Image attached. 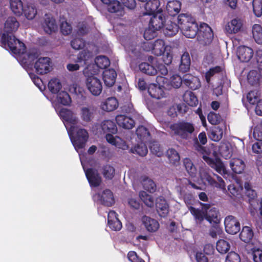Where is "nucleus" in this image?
Instances as JSON below:
<instances>
[{
    "mask_svg": "<svg viewBox=\"0 0 262 262\" xmlns=\"http://www.w3.org/2000/svg\"><path fill=\"white\" fill-rule=\"evenodd\" d=\"M116 120L118 125L125 129H131L135 125V121L131 118L123 115H117Z\"/></svg>",
    "mask_w": 262,
    "mask_h": 262,
    "instance_id": "25",
    "label": "nucleus"
},
{
    "mask_svg": "<svg viewBox=\"0 0 262 262\" xmlns=\"http://www.w3.org/2000/svg\"><path fill=\"white\" fill-rule=\"evenodd\" d=\"M159 0H149L145 5V11L144 14L151 15L156 13L158 11H161L160 9H159Z\"/></svg>",
    "mask_w": 262,
    "mask_h": 262,
    "instance_id": "34",
    "label": "nucleus"
},
{
    "mask_svg": "<svg viewBox=\"0 0 262 262\" xmlns=\"http://www.w3.org/2000/svg\"><path fill=\"white\" fill-rule=\"evenodd\" d=\"M149 48L147 50H151L152 54L156 56L161 55L165 50L166 46L164 41L162 39L156 40L153 45H150Z\"/></svg>",
    "mask_w": 262,
    "mask_h": 262,
    "instance_id": "31",
    "label": "nucleus"
},
{
    "mask_svg": "<svg viewBox=\"0 0 262 262\" xmlns=\"http://www.w3.org/2000/svg\"><path fill=\"white\" fill-rule=\"evenodd\" d=\"M108 227L114 231H119L122 228V224L114 211H110L107 215Z\"/></svg>",
    "mask_w": 262,
    "mask_h": 262,
    "instance_id": "23",
    "label": "nucleus"
},
{
    "mask_svg": "<svg viewBox=\"0 0 262 262\" xmlns=\"http://www.w3.org/2000/svg\"><path fill=\"white\" fill-rule=\"evenodd\" d=\"M252 34L255 41L258 44L262 43V27L258 24L252 27Z\"/></svg>",
    "mask_w": 262,
    "mask_h": 262,
    "instance_id": "48",
    "label": "nucleus"
},
{
    "mask_svg": "<svg viewBox=\"0 0 262 262\" xmlns=\"http://www.w3.org/2000/svg\"><path fill=\"white\" fill-rule=\"evenodd\" d=\"M95 63L90 64L89 63L88 66L84 69L83 74H89L91 71L98 70V74L99 73V69L107 68L110 64L109 59L104 56H99L95 60Z\"/></svg>",
    "mask_w": 262,
    "mask_h": 262,
    "instance_id": "12",
    "label": "nucleus"
},
{
    "mask_svg": "<svg viewBox=\"0 0 262 262\" xmlns=\"http://www.w3.org/2000/svg\"><path fill=\"white\" fill-rule=\"evenodd\" d=\"M95 110L91 106H83L80 108V116L85 123L91 122L94 117Z\"/></svg>",
    "mask_w": 262,
    "mask_h": 262,
    "instance_id": "27",
    "label": "nucleus"
},
{
    "mask_svg": "<svg viewBox=\"0 0 262 262\" xmlns=\"http://www.w3.org/2000/svg\"><path fill=\"white\" fill-rule=\"evenodd\" d=\"M108 11L111 13H117L118 16H122L124 13V8L117 0H112L107 5Z\"/></svg>",
    "mask_w": 262,
    "mask_h": 262,
    "instance_id": "35",
    "label": "nucleus"
},
{
    "mask_svg": "<svg viewBox=\"0 0 262 262\" xmlns=\"http://www.w3.org/2000/svg\"><path fill=\"white\" fill-rule=\"evenodd\" d=\"M184 101L190 106H195L198 104V99L191 91H186L183 95Z\"/></svg>",
    "mask_w": 262,
    "mask_h": 262,
    "instance_id": "49",
    "label": "nucleus"
},
{
    "mask_svg": "<svg viewBox=\"0 0 262 262\" xmlns=\"http://www.w3.org/2000/svg\"><path fill=\"white\" fill-rule=\"evenodd\" d=\"M170 129L175 135L184 139L187 138L194 129V126L191 123L186 122L174 123L171 125Z\"/></svg>",
    "mask_w": 262,
    "mask_h": 262,
    "instance_id": "10",
    "label": "nucleus"
},
{
    "mask_svg": "<svg viewBox=\"0 0 262 262\" xmlns=\"http://www.w3.org/2000/svg\"><path fill=\"white\" fill-rule=\"evenodd\" d=\"M239 236L242 241L245 243H249L253 238V232L251 227L244 226L240 233Z\"/></svg>",
    "mask_w": 262,
    "mask_h": 262,
    "instance_id": "46",
    "label": "nucleus"
},
{
    "mask_svg": "<svg viewBox=\"0 0 262 262\" xmlns=\"http://www.w3.org/2000/svg\"><path fill=\"white\" fill-rule=\"evenodd\" d=\"M237 55L242 62H248L253 56V50L248 47L243 46L238 48Z\"/></svg>",
    "mask_w": 262,
    "mask_h": 262,
    "instance_id": "21",
    "label": "nucleus"
},
{
    "mask_svg": "<svg viewBox=\"0 0 262 262\" xmlns=\"http://www.w3.org/2000/svg\"><path fill=\"white\" fill-rule=\"evenodd\" d=\"M140 199L143 201L144 204L149 207H152L154 206V200L153 198L148 194L145 191H141L139 194Z\"/></svg>",
    "mask_w": 262,
    "mask_h": 262,
    "instance_id": "55",
    "label": "nucleus"
},
{
    "mask_svg": "<svg viewBox=\"0 0 262 262\" xmlns=\"http://www.w3.org/2000/svg\"><path fill=\"white\" fill-rule=\"evenodd\" d=\"M148 142H144L141 141V143L138 144L133 148L131 149L133 153H136L139 156H144L146 155L148 152V149L146 144Z\"/></svg>",
    "mask_w": 262,
    "mask_h": 262,
    "instance_id": "47",
    "label": "nucleus"
},
{
    "mask_svg": "<svg viewBox=\"0 0 262 262\" xmlns=\"http://www.w3.org/2000/svg\"><path fill=\"white\" fill-rule=\"evenodd\" d=\"M148 60L150 63L143 62L139 65V69L141 72L149 75H155L157 74V58L150 57Z\"/></svg>",
    "mask_w": 262,
    "mask_h": 262,
    "instance_id": "19",
    "label": "nucleus"
},
{
    "mask_svg": "<svg viewBox=\"0 0 262 262\" xmlns=\"http://www.w3.org/2000/svg\"><path fill=\"white\" fill-rule=\"evenodd\" d=\"M197 150L203 155V159L204 161L217 172L223 175L227 173L225 167L221 160L218 158H215V160L211 158L206 149L200 145L198 146Z\"/></svg>",
    "mask_w": 262,
    "mask_h": 262,
    "instance_id": "8",
    "label": "nucleus"
},
{
    "mask_svg": "<svg viewBox=\"0 0 262 262\" xmlns=\"http://www.w3.org/2000/svg\"><path fill=\"white\" fill-rule=\"evenodd\" d=\"M153 16L150 18L149 26L156 30H159L163 26L165 21L162 11H158L156 13L152 14Z\"/></svg>",
    "mask_w": 262,
    "mask_h": 262,
    "instance_id": "22",
    "label": "nucleus"
},
{
    "mask_svg": "<svg viewBox=\"0 0 262 262\" xmlns=\"http://www.w3.org/2000/svg\"><path fill=\"white\" fill-rule=\"evenodd\" d=\"M143 186L144 188L150 192H154L156 190V185L155 182L148 178H145L143 180Z\"/></svg>",
    "mask_w": 262,
    "mask_h": 262,
    "instance_id": "58",
    "label": "nucleus"
},
{
    "mask_svg": "<svg viewBox=\"0 0 262 262\" xmlns=\"http://www.w3.org/2000/svg\"><path fill=\"white\" fill-rule=\"evenodd\" d=\"M23 12L25 17L29 20H32L35 18L37 14V9L33 5H28L25 7Z\"/></svg>",
    "mask_w": 262,
    "mask_h": 262,
    "instance_id": "50",
    "label": "nucleus"
},
{
    "mask_svg": "<svg viewBox=\"0 0 262 262\" xmlns=\"http://www.w3.org/2000/svg\"><path fill=\"white\" fill-rule=\"evenodd\" d=\"M253 137L257 140H262V121L255 127Z\"/></svg>",
    "mask_w": 262,
    "mask_h": 262,
    "instance_id": "64",
    "label": "nucleus"
},
{
    "mask_svg": "<svg viewBox=\"0 0 262 262\" xmlns=\"http://www.w3.org/2000/svg\"><path fill=\"white\" fill-rule=\"evenodd\" d=\"M142 222L147 231L149 232H156L159 228L160 225L158 222L149 216H143Z\"/></svg>",
    "mask_w": 262,
    "mask_h": 262,
    "instance_id": "24",
    "label": "nucleus"
},
{
    "mask_svg": "<svg viewBox=\"0 0 262 262\" xmlns=\"http://www.w3.org/2000/svg\"><path fill=\"white\" fill-rule=\"evenodd\" d=\"M181 9V3L176 0L169 1L166 5V10L170 15H175L178 14Z\"/></svg>",
    "mask_w": 262,
    "mask_h": 262,
    "instance_id": "41",
    "label": "nucleus"
},
{
    "mask_svg": "<svg viewBox=\"0 0 262 262\" xmlns=\"http://www.w3.org/2000/svg\"><path fill=\"white\" fill-rule=\"evenodd\" d=\"M48 88L53 94H57L61 89L60 80L57 78H53L49 82Z\"/></svg>",
    "mask_w": 262,
    "mask_h": 262,
    "instance_id": "51",
    "label": "nucleus"
},
{
    "mask_svg": "<svg viewBox=\"0 0 262 262\" xmlns=\"http://www.w3.org/2000/svg\"><path fill=\"white\" fill-rule=\"evenodd\" d=\"M72 102L71 98L69 94L64 91H62L58 94L54 106L57 105L59 106L61 104L63 105H69Z\"/></svg>",
    "mask_w": 262,
    "mask_h": 262,
    "instance_id": "39",
    "label": "nucleus"
},
{
    "mask_svg": "<svg viewBox=\"0 0 262 262\" xmlns=\"http://www.w3.org/2000/svg\"><path fill=\"white\" fill-rule=\"evenodd\" d=\"M136 133L141 141L144 142H151L150 133L145 127L143 126H139L137 129Z\"/></svg>",
    "mask_w": 262,
    "mask_h": 262,
    "instance_id": "43",
    "label": "nucleus"
},
{
    "mask_svg": "<svg viewBox=\"0 0 262 262\" xmlns=\"http://www.w3.org/2000/svg\"><path fill=\"white\" fill-rule=\"evenodd\" d=\"M243 27V20L238 18H234L226 24L225 31L228 34H236L242 30Z\"/></svg>",
    "mask_w": 262,
    "mask_h": 262,
    "instance_id": "17",
    "label": "nucleus"
},
{
    "mask_svg": "<svg viewBox=\"0 0 262 262\" xmlns=\"http://www.w3.org/2000/svg\"><path fill=\"white\" fill-rule=\"evenodd\" d=\"M177 20L180 29L184 36L190 38L196 36L199 28L193 17L188 14H181L178 16Z\"/></svg>",
    "mask_w": 262,
    "mask_h": 262,
    "instance_id": "4",
    "label": "nucleus"
},
{
    "mask_svg": "<svg viewBox=\"0 0 262 262\" xmlns=\"http://www.w3.org/2000/svg\"><path fill=\"white\" fill-rule=\"evenodd\" d=\"M224 224L225 230L229 234H236L240 230L239 223L232 215L228 216L225 218Z\"/></svg>",
    "mask_w": 262,
    "mask_h": 262,
    "instance_id": "18",
    "label": "nucleus"
},
{
    "mask_svg": "<svg viewBox=\"0 0 262 262\" xmlns=\"http://www.w3.org/2000/svg\"><path fill=\"white\" fill-rule=\"evenodd\" d=\"M118 106L117 100L114 97H110L101 104V107L103 111L111 112L116 109Z\"/></svg>",
    "mask_w": 262,
    "mask_h": 262,
    "instance_id": "40",
    "label": "nucleus"
},
{
    "mask_svg": "<svg viewBox=\"0 0 262 262\" xmlns=\"http://www.w3.org/2000/svg\"><path fill=\"white\" fill-rule=\"evenodd\" d=\"M149 146L153 154L158 157H161L163 155V150L158 142L153 141L150 143Z\"/></svg>",
    "mask_w": 262,
    "mask_h": 262,
    "instance_id": "60",
    "label": "nucleus"
},
{
    "mask_svg": "<svg viewBox=\"0 0 262 262\" xmlns=\"http://www.w3.org/2000/svg\"><path fill=\"white\" fill-rule=\"evenodd\" d=\"M19 26V23L15 17H9L5 23L4 32L2 35L1 43L3 47L17 56V60L23 67L26 68L32 64L36 56L35 54L25 53L24 43L12 35Z\"/></svg>",
    "mask_w": 262,
    "mask_h": 262,
    "instance_id": "1",
    "label": "nucleus"
},
{
    "mask_svg": "<svg viewBox=\"0 0 262 262\" xmlns=\"http://www.w3.org/2000/svg\"><path fill=\"white\" fill-rule=\"evenodd\" d=\"M166 22L163 29L164 34L169 37L176 35L180 29V25L178 24V26L171 20H167Z\"/></svg>",
    "mask_w": 262,
    "mask_h": 262,
    "instance_id": "33",
    "label": "nucleus"
},
{
    "mask_svg": "<svg viewBox=\"0 0 262 262\" xmlns=\"http://www.w3.org/2000/svg\"><path fill=\"white\" fill-rule=\"evenodd\" d=\"M191 59L189 54L187 51H184L181 57V63L179 69L182 72H186L190 69Z\"/></svg>",
    "mask_w": 262,
    "mask_h": 262,
    "instance_id": "38",
    "label": "nucleus"
},
{
    "mask_svg": "<svg viewBox=\"0 0 262 262\" xmlns=\"http://www.w3.org/2000/svg\"><path fill=\"white\" fill-rule=\"evenodd\" d=\"M56 112L58 114L64 124L68 134H71L72 127L79 122V119L74 113L67 108H60V106H55Z\"/></svg>",
    "mask_w": 262,
    "mask_h": 262,
    "instance_id": "6",
    "label": "nucleus"
},
{
    "mask_svg": "<svg viewBox=\"0 0 262 262\" xmlns=\"http://www.w3.org/2000/svg\"><path fill=\"white\" fill-rule=\"evenodd\" d=\"M253 12L255 15L259 17L262 14V0H253Z\"/></svg>",
    "mask_w": 262,
    "mask_h": 262,
    "instance_id": "62",
    "label": "nucleus"
},
{
    "mask_svg": "<svg viewBox=\"0 0 262 262\" xmlns=\"http://www.w3.org/2000/svg\"><path fill=\"white\" fill-rule=\"evenodd\" d=\"M157 84L150 83L147 90L149 95L155 99H160L166 97L164 90L169 89V84L168 79L165 77L158 76L157 77Z\"/></svg>",
    "mask_w": 262,
    "mask_h": 262,
    "instance_id": "5",
    "label": "nucleus"
},
{
    "mask_svg": "<svg viewBox=\"0 0 262 262\" xmlns=\"http://www.w3.org/2000/svg\"><path fill=\"white\" fill-rule=\"evenodd\" d=\"M92 58V53L86 50H83L78 55L76 63H70L67 66V68L70 72H74L77 71L79 69L80 65L77 63H80L84 61L85 64L89 63V60H91Z\"/></svg>",
    "mask_w": 262,
    "mask_h": 262,
    "instance_id": "16",
    "label": "nucleus"
},
{
    "mask_svg": "<svg viewBox=\"0 0 262 262\" xmlns=\"http://www.w3.org/2000/svg\"><path fill=\"white\" fill-rule=\"evenodd\" d=\"M98 70L91 71L89 74H84L86 77L85 85L89 91L94 96L99 95L102 90L101 80L96 75Z\"/></svg>",
    "mask_w": 262,
    "mask_h": 262,
    "instance_id": "7",
    "label": "nucleus"
},
{
    "mask_svg": "<svg viewBox=\"0 0 262 262\" xmlns=\"http://www.w3.org/2000/svg\"><path fill=\"white\" fill-rule=\"evenodd\" d=\"M116 75L113 69L105 70L103 73V79L105 85L109 87L113 86L115 82Z\"/></svg>",
    "mask_w": 262,
    "mask_h": 262,
    "instance_id": "32",
    "label": "nucleus"
},
{
    "mask_svg": "<svg viewBox=\"0 0 262 262\" xmlns=\"http://www.w3.org/2000/svg\"><path fill=\"white\" fill-rule=\"evenodd\" d=\"M219 150L221 156L226 159L230 158L233 152L232 146L229 142H222Z\"/></svg>",
    "mask_w": 262,
    "mask_h": 262,
    "instance_id": "37",
    "label": "nucleus"
},
{
    "mask_svg": "<svg viewBox=\"0 0 262 262\" xmlns=\"http://www.w3.org/2000/svg\"><path fill=\"white\" fill-rule=\"evenodd\" d=\"M41 26L47 34H51L57 30L58 26L55 19L49 15H46Z\"/></svg>",
    "mask_w": 262,
    "mask_h": 262,
    "instance_id": "20",
    "label": "nucleus"
},
{
    "mask_svg": "<svg viewBox=\"0 0 262 262\" xmlns=\"http://www.w3.org/2000/svg\"><path fill=\"white\" fill-rule=\"evenodd\" d=\"M183 82L192 90H196L201 86L199 78L190 74H187L183 77Z\"/></svg>",
    "mask_w": 262,
    "mask_h": 262,
    "instance_id": "28",
    "label": "nucleus"
},
{
    "mask_svg": "<svg viewBox=\"0 0 262 262\" xmlns=\"http://www.w3.org/2000/svg\"><path fill=\"white\" fill-rule=\"evenodd\" d=\"M68 134L75 149L78 152L81 165L90 186L91 187L98 186L101 182V177L97 171L94 170L92 168H86L84 156L82 154L81 150L84 147L88 139V132L85 129L78 128L76 125H74L72 127L71 133Z\"/></svg>",
    "mask_w": 262,
    "mask_h": 262,
    "instance_id": "2",
    "label": "nucleus"
},
{
    "mask_svg": "<svg viewBox=\"0 0 262 262\" xmlns=\"http://www.w3.org/2000/svg\"><path fill=\"white\" fill-rule=\"evenodd\" d=\"M93 199L95 202L108 206H111L114 203L113 193L108 189L96 193L93 195Z\"/></svg>",
    "mask_w": 262,
    "mask_h": 262,
    "instance_id": "14",
    "label": "nucleus"
},
{
    "mask_svg": "<svg viewBox=\"0 0 262 262\" xmlns=\"http://www.w3.org/2000/svg\"><path fill=\"white\" fill-rule=\"evenodd\" d=\"M199 175L203 183L207 182L210 185L220 189L224 192L226 191L225 184L222 178L215 174L217 181L214 180L210 175L209 169L205 166L201 167Z\"/></svg>",
    "mask_w": 262,
    "mask_h": 262,
    "instance_id": "9",
    "label": "nucleus"
},
{
    "mask_svg": "<svg viewBox=\"0 0 262 262\" xmlns=\"http://www.w3.org/2000/svg\"><path fill=\"white\" fill-rule=\"evenodd\" d=\"M248 101L252 105H256L255 113L257 115L262 116V99L259 91L257 90L251 91L247 96Z\"/></svg>",
    "mask_w": 262,
    "mask_h": 262,
    "instance_id": "13",
    "label": "nucleus"
},
{
    "mask_svg": "<svg viewBox=\"0 0 262 262\" xmlns=\"http://www.w3.org/2000/svg\"><path fill=\"white\" fill-rule=\"evenodd\" d=\"M167 157L169 162L172 164H177L179 162L180 157L178 152L174 149H169L167 151Z\"/></svg>",
    "mask_w": 262,
    "mask_h": 262,
    "instance_id": "53",
    "label": "nucleus"
},
{
    "mask_svg": "<svg viewBox=\"0 0 262 262\" xmlns=\"http://www.w3.org/2000/svg\"><path fill=\"white\" fill-rule=\"evenodd\" d=\"M101 127L104 133L116 134L117 127L115 123L111 120H105L101 123Z\"/></svg>",
    "mask_w": 262,
    "mask_h": 262,
    "instance_id": "42",
    "label": "nucleus"
},
{
    "mask_svg": "<svg viewBox=\"0 0 262 262\" xmlns=\"http://www.w3.org/2000/svg\"><path fill=\"white\" fill-rule=\"evenodd\" d=\"M202 210L190 207L189 211L194 216L197 222H201L204 219L210 223L218 224L220 221L219 212L215 207H211L207 204H202Z\"/></svg>",
    "mask_w": 262,
    "mask_h": 262,
    "instance_id": "3",
    "label": "nucleus"
},
{
    "mask_svg": "<svg viewBox=\"0 0 262 262\" xmlns=\"http://www.w3.org/2000/svg\"><path fill=\"white\" fill-rule=\"evenodd\" d=\"M102 172L104 178L112 179L114 176L115 170L113 166L106 164L103 167Z\"/></svg>",
    "mask_w": 262,
    "mask_h": 262,
    "instance_id": "57",
    "label": "nucleus"
},
{
    "mask_svg": "<svg viewBox=\"0 0 262 262\" xmlns=\"http://www.w3.org/2000/svg\"><path fill=\"white\" fill-rule=\"evenodd\" d=\"M163 56V60L165 64H170L173 59L172 48L170 46H166Z\"/></svg>",
    "mask_w": 262,
    "mask_h": 262,
    "instance_id": "54",
    "label": "nucleus"
},
{
    "mask_svg": "<svg viewBox=\"0 0 262 262\" xmlns=\"http://www.w3.org/2000/svg\"><path fill=\"white\" fill-rule=\"evenodd\" d=\"M184 165L190 176L192 178L195 177L197 173L196 169L191 161L188 158L185 159L184 160Z\"/></svg>",
    "mask_w": 262,
    "mask_h": 262,
    "instance_id": "52",
    "label": "nucleus"
},
{
    "mask_svg": "<svg viewBox=\"0 0 262 262\" xmlns=\"http://www.w3.org/2000/svg\"><path fill=\"white\" fill-rule=\"evenodd\" d=\"M50 58L47 57H40L35 62L34 68L39 74H45L52 70Z\"/></svg>",
    "mask_w": 262,
    "mask_h": 262,
    "instance_id": "15",
    "label": "nucleus"
},
{
    "mask_svg": "<svg viewBox=\"0 0 262 262\" xmlns=\"http://www.w3.org/2000/svg\"><path fill=\"white\" fill-rule=\"evenodd\" d=\"M223 127L214 126L212 127L209 134L210 139L215 142L220 141L223 137Z\"/></svg>",
    "mask_w": 262,
    "mask_h": 262,
    "instance_id": "45",
    "label": "nucleus"
},
{
    "mask_svg": "<svg viewBox=\"0 0 262 262\" xmlns=\"http://www.w3.org/2000/svg\"><path fill=\"white\" fill-rule=\"evenodd\" d=\"M10 9L15 15H21L25 8L21 0H9Z\"/></svg>",
    "mask_w": 262,
    "mask_h": 262,
    "instance_id": "44",
    "label": "nucleus"
},
{
    "mask_svg": "<svg viewBox=\"0 0 262 262\" xmlns=\"http://www.w3.org/2000/svg\"><path fill=\"white\" fill-rule=\"evenodd\" d=\"M261 76L260 74L256 70H252L249 72L247 76L248 82L251 85L256 84Z\"/></svg>",
    "mask_w": 262,
    "mask_h": 262,
    "instance_id": "56",
    "label": "nucleus"
},
{
    "mask_svg": "<svg viewBox=\"0 0 262 262\" xmlns=\"http://www.w3.org/2000/svg\"><path fill=\"white\" fill-rule=\"evenodd\" d=\"M177 190L180 195H182L183 191H185L184 189H186L191 186L192 188L195 189H199V187L195 184L190 182L189 180L185 178H177Z\"/></svg>",
    "mask_w": 262,
    "mask_h": 262,
    "instance_id": "30",
    "label": "nucleus"
},
{
    "mask_svg": "<svg viewBox=\"0 0 262 262\" xmlns=\"http://www.w3.org/2000/svg\"><path fill=\"white\" fill-rule=\"evenodd\" d=\"M230 166L234 172L241 173L244 170L245 164L240 158H232L230 161Z\"/></svg>",
    "mask_w": 262,
    "mask_h": 262,
    "instance_id": "36",
    "label": "nucleus"
},
{
    "mask_svg": "<svg viewBox=\"0 0 262 262\" xmlns=\"http://www.w3.org/2000/svg\"><path fill=\"white\" fill-rule=\"evenodd\" d=\"M230 248L229 243L225 240L220 239L216 243V249L221 253H226Z\"/></svg>",
    "mask_w": 262,
    "mask_h": 262,
    "instance_id": "59",
    "label": "nucleus"
},
{
    "mask_svg": "<svg viewBox=\"0 0 262 262\" xmlns=\"http://www.w3.org/2000/svg\"><path fill=\"white\" fill-rule=\"evenodd\" d=\"M213 38V33L211 28L206 23L200 25L197 39L200 44L203 46L209 45Z\"/></svg>",
    "mask_w": 262,
    "mask_h": 262,
    "instance_id": "11",
    "label": "nucleus"
},
{
    "mask_svg": "<svg viewBox=\"0 0 262 262\" xmlns=\"http://www.w3.org/2000/svg\"><path fill=\"white\" fill-rule=\"evenodd\" d=\"M168 82L169 84V89H170L171 87L178 88L182 84V79L180 76L178 75H173L170 77V81L168 80Z\"/></svg>",
    "mask_w": 262,
    "mask_h": 262,
    "instance_id": "61",
    "label": "nucleus"
},
{
    "mask_svg": "<svg viewBox=\"0 0 262 262\" xmlns=\"http://www.w3.org/2000/svg\"><path fill=\"white\" fill-rule=\"evenodd\" d=\"M156 206L157 210L161 217H165L169 212V207L166 200L160 196L157 199Z\"/></svg>",
    "mask_w": 262,
    "mask_h": 262,
    "instance_id": "26",
    "label": "nucleus"
},
{
    "mask_svg": "<svg viewBox=\"0 0 262 262\" xmlns=\"http://www.w3.org/2000/svg\"><path fill=\"white\" fill-rule=\"evenodd\" d=\"M105 138L108 143L119 148L123 150H126L128 148V145L125 142L118 136L114 137L108 133L106 135Z\"/></svg>",
    "mask_w": 262,
    "mask_h": 262,
    "instance_id": "29",
    "label": "nucleus"
},
{
    "mask_svg": "<svg viewBox=\"0 0 262 262\" xmlns=\"http://www.w3.org/2000/svg\"><path fill=\"white\" fill-rule=\"evenodd\" d=\"M29 76L32 81L41 91L45 90V86L40 78L34 74L29 73Z\"/></svg>",
    "mask_w": 262,
    "mask_h": 262,
    "instance_id": "63",
    "label": "nucleus"
}]
</instances>
